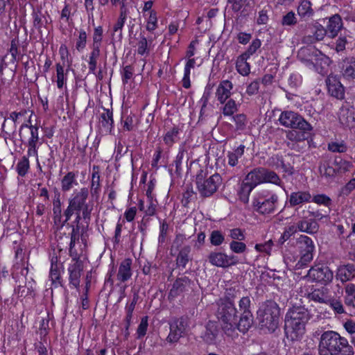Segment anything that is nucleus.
Returning <instances> with one entry per match:
<instances>
[{"label": "nucleus", "mask_w": 355, "mask_h": 355, "mask_svg": "<svg viewBox=\"0 0 355 355\" xmlns=\"http://www.w3.org/2000/svg\"><path fill=\"white\" fill-rule=\"evenodd\" d=\"M296 243L300 254V259L297 263L296 266L298 268H301L306 266L313 260V252L315 250V246L312 239L306 235H300L297 238Z\"/></svg>", "instance_id": "9b49d317"}, {"label": "nucleus", "mask_w": 355, "mask_h": 355, "mask_svg": "<svg viewBox=\"0 0 355 355\" xmlns=\"http://www.w3.org/2000/svg\"><path fill=\"white\" fill-rule=\"evenodd\" d=\"M30 168L29 160L27 157L24 156L17 163L16 170L19 175L24 177Z\"/></svg>", "instance_id": "ea45409f"}, {"label": "nucleus", "mask_w": 355, "mask_h": 355, "mask_svg": "<svg viewBox=\"0 0 355 355\" xmlns=\"http://www.w3.org/2000/svg\"><path fill=\"white\" fill-rule=\"evenodd\" d=\"M218 334V325L215 322L209 321L205 326V331L202 335L203 340L207 344H214Z\"/></svg>", "instance_id": "6ab92c4d"}, {"label": "nucleus", "mask_w": 355, "mask_h": 355, "mask_svg": "<svg viewBox=\"0 0 355 355\" xmlns=\"http://www.w3.org/2000/svg\"><path fill=\"white\" fill-rule=\"evenodd\" d=\"M327 304H329L336 313L342 314L345 312L342 302L337 299L330 297Z\"/></svg>", "instance_id": "09e8293b"}, {"label": "nucleus", "mask_w": 355, "mask_h": 355, "mask_svg": "<svg viewBox=\"0 0 355 355\" xmlns=\"http://www.w3.org/2000/svg\"><path fill=\"white\" fill-rule=\"evenodd\" d=\"M180 129L178 127H173L171 130H168L164 137V141L168 146H172L178 138Z\"/></svg>", "instance_id": "4c0bfd02"}, {"label": "nucleus", "mask_w": 355, "mask_h": 355, "mask_svg": "<svg viewBox=\"0 0 355 355\" xmlns=\"http://www.w3.org/2000/svg\"><path fill=\"white\" fill-rule=\"evenodd\" d=\"M61 205L62 203L60 201V193L59 192H56L53 200V213L54 223H57V222H60V219L62 218Z\"/></svg>", "instance_id": "c756f323"}, {"label": "nucleus", "mask_w": 355, "mask_h": 355, "mask_svg": "<svg viewBox=\"0 0 355 355\" xmlns=\"http://www.w3.org/2000/svg\"><path fill=\"white\" fill-rule=\"evenodd\" d=\"M318 223L313 219L300 220L297 223V230L302 232H306L309 234H314L319 230Z\"/></svg>", "instance_id": "412c9836"}, {"label": "nucleus", "mask_w": 355, "mask_h": 355, "mask_svg": "<svg viewBox=\"0 0 355 355\" xmlns=\"http://www.w3.org/2000/svg\"><path fill=\"white\" fill-rule=\"evenodd\" d=\"M253 189L245 182H243L239 192L240 200L244 203H247L249 200V195Z\"/></svg>", "instance_id": "37998d69"}, {"label": "nucleus", "mask_w": 355, "mask_h": 355, "mask_svg": "<svg viewBox=\"0 0 355 355\" xmlns=\"http://www.w3.org/2000/svg\"><path fill=\"white\" fill-rule=\"evenodd\" d=\"M319 355H354L347 339L334 331H324L318 344Z\"/></svg>", "instance_id": "f257e3e1"}, {"label": "nucleus", "mask_w": 355, "mask_h": 355, "mask_svg": "<svg viewBox=\"0 0 355 355\" xmlns=\"http://www.w3.org/2000/svg\"><path fill=\"white\" fill-rule=\"evenodd\" d=\"M24 127H27L30 129L31 131V137L28 139V141H39V133H38V127L36 125H28L27 124H23L21 126V129Z\"/></svg>", "instance_id": "680f3d73"}, {"label": "nucleus", "mask_w": 355, "mask_h": 355, "mask_svg": "<svg viewBox=\"0 0 355 355\" xmlns=\"http://www.w3.org/2000/svg\"><path fill=\"white\" fill-rule=\"evenodd\" d=\"M230 248L233 252L240 254L244 252L246 250L247 247L243 242L232 241L230 243Z\"/></svg>", "instance_id": "864d4df0"}, {"label": "nucleus", "mask_w": 355, "mask_h": 355, "mask_svg": "<svg viewBox=\"0 0 355 355\" xmlns=\"http://www.w3.org/2000/svg\"><path fill=\"white\" fill-rule=\"evenodd\" d=\"M137 53L141 55H148L150 52L148 42L146 37L141 33L139 36V40L137 43Z\"/></svg>", "instance_id": "a19ab883"}, {"label": "nucleus", "mask_w": 355, "mask_h": 355, "mask_svg": "<svg viewBox=\"0 0 355 355\" xmlns=\"http://www.w3.org/2000/svg\"><path fill=\"white\" fill-rule=\"evenodd\" d=\"M139 293L137 291H134L133 295H132V299L130 303H128L125 306V311H126V316L125 318V331H128L130 324H131V320L132 317V313L135 308V305L137 304L138 300H139ZM128 332H126V334H128Z\"/></svg>", "instance_id": "a878e982"}, {"label": "nucleus", "mask_w": 355, "mask_h": 355, "mask_svg": "<svg viewBox=\"0 0 355 355\" xmlns=\"http://www.w3.org/2000/svg\"><path fill=\"white\" fill-rule=\"evenodd\" d=\"M252 188L263 182L280 185L281 180L276 173L263 167L256 168L246 176L245 181Z\"/></svg>", "instance_id": "0eeeda50"}, {"label": "nucleus", "mask_w": 355, "mask_h": 355, "mask_svg": "<svg viewBox=\"0 0 355 355\" xmlns=\"http://www.w3.org/2000/svg\"><path fill=\"white\" fill-rule=\"evenodd\" d=\"M313 201L318 205H324L328 206L331 202V199L324 194H319L313 197Z\"/></svg>", "instance_id": "338daca9"}, {"label": "nucleus", "mask_w": 355, "mask_h": 355, "mask_svg": "<svg viewBox=\"0 0 355 355\" xmlns=\"http://www.w3.org/2000/svg\"><path fill=\"white\" fill-rule=\"evenodd\" d=\"M297 231V225H291L284 228V231L279 239V243L282 245L285 241L288 240Z\"/></svg>", "instance_id": "79ce46f5"}, {"label": "nucleus", "mask_w": 355, "mask_h": 355, "mask_svg": "<svg viewBox=\"0 0 355 355\" xmlns=\"http://www.w3.org/2000/svg\"><path fill=\"white\" fill-rule=\"evenodd\" d=\"M327 35L326 29H318L315 30L313 35H309L304 37V42L305 43H314L317 41H321L324 39V36Z\"/></svg>", "instance_id": "c9c22d12"}, {"label": "nucleus", "mask_w": 355, "mask_h": 355, "mask_svg": "<svg viewBox=\"0 0 355 355\" xmlns=\"http://www.w3.org/2000/svg\"><path fill=\"white\" fill-rule=\"evenodd\" d=\"M355 277V266L347 263L340 266L336 271V278L343 284L352 280Z\"/></svg>", "instance_id": "dca6fc26"}, {"label": "nucleus", "mask_w": 355, "mask_h": 355, "mask_svg": "<svg viewBox=\"0 0 355 355\" xmlns=\"http://www.w3.org/2000/svg\"><path fill=\"white\" fill-rule=\"evenodd\" d=\"M307 275L313 281L327 285L334 279V273L327 266H315L308 271Z\"/></svg>", "instance_id": "ddd939ff"}, {"label": "nucleus", "mask_w": 355, "mask_h": 355, "mask_svg": "<svg viewBox=\"0 0 355 355\" xmlns=\"http://www.w3.org/2000/svg\"><path fill=\"white\" fill-rule=\"evenodd\" d=\"M248 57L246 55H241L236 60V67L238 72L242 76H247L250 73V67L247 62Z\"/></svg>", "instance_id": "2f4dec72"}, {"label": "nucleus", "mask_w": 355, "mask_h": 355, "mask_svg": "<svg viewBox=\"0 0 355 355\" xmlns=\"http://www.w3.org/2000/svg\"><path fill=\"white\" fill-rule=\"evenodd\" d=\"M76 175L73 172L67 173L61 180V187L63 191H69L73 185H77Z\"/></svg>", "instance_id": "7c9ffc66"}, {"label": "nucleus", "mask_w": 355, "mask_h": 355, "mask_svg": "<svg viewBox=\"0 0 355 355\" xmlns=\"http://www.w3.org/2000/svg\"><path fill=\"white\" fill-rule=\"evenodd\" d=\"M335 163L338 166V170L340 173H345L349 171L353 166V164L352 162L340 159L338 162L336 159L335 160Z\"/></svg>", "instance_id": "bf43d9fd"}, {"label": "nucleus", "mask_w": 355, "mask_h": 355, "mask_svg": "<svg viewBox=\"0 0 355 355\" xmlns=\"http://www.w3.org/2000/svg\"><path fill=\"white\" fill-rule=\"evenodd\" d=\"M234 297L225 296L217 302L216 316L220 323L221 328L227 336H232L236 329L238 311L233 302Z\"/></svg>", "instance_id": "7ed1b4c3"}, {"label": "nucleus", "mask_w": 355, "mask_h": 355, "mask_svg": "<svg viewBox=\"0 0 355 355\" xmlns=\"http://www.w3.org/2000/svg\"><path fill=\"white\" fill-rule=\"evenodd\" d=\"M280 309L279 305L272 300H267L257 311V320L261 329H266L274 332L277 328L279 321Z\"/></svg>", "instance_id": "20e7f679"}, {"label": "nucleus", "mask_w": 355, "mask_h": 355, "mask_svg": "<svg viewBox=\"0 0 355 355\" xmlns=\"http://www.w3.org/2000/svg\"><path fill=\"white\" fill-rule=\"evenodd\" d=\"M157 27V16L154 10H151L147 22L146 29L149 31H154Z\"/></svg>", "instance_id": "e2e57ef3"}, {"label": "nucleus", "mask_w": 355, "mask_h": 355, "mask_svg": "<svg viewBox=\"0 0 355 355\" xmlns=\"http://www.w3.org/2000/svg\"><path fill=\"white\" fill-rule=\"evenodd\" d=\"M251 300L249 296L242 297L239 302L241 315L236 321V329L243 334L246 333L253 324V315L250 310Z\"/></svg>", "instance_id": "9d476101"}, {"label": "nucleus", "mask_w": 355, "mask_h": 355, "mask_svg": "<svg viewBox=\"0 0 355 355\" xmlns=\"http://www.w3.org/2000/svg\"><path fill=\"white\" fill-rule=\"evenodd\" d=\"M230 236L234 241H243L245 239V235L239 228H234L230 230Z\"/></svg>", "instance_id": "774afa93"}, {"label": "nucleus", "mask_w": 355, "mask_h": 355, "mask_svg": "<svg viewBox=\"0 0 355 355\" xmlns=\"http://www.w3.org/2000/svg\"><path fill=\"white\" fill-rule=\"evenodd\" d=\"M191 248L189 245H185L179 250L176 258V266L178 268H185L187 263L191 261Z\"/></svg>", "instance_id": "b1692460"}, {"label": "nucleus", "mask_w": 355, "mask_h": 355, "mask_svg": "<svg viewBox=\"0 0 355 355\" xmlns=\"http://www.w3.org/2000/svg\"><path fill=\"white\" fill-rule=\"evenodd\" d=\"M280 123L289 128L299 129L304 133H310L313 130L312 125L301 115L293 111H284L280 114Z\"/></svg>", "instance_id": "6e6552de"}, {"label": "nucleus", "mask_w": 355, "mask_h": 355, "mask_svg": "<svg viewBox=\"0 0 355 355\" xmlns=\"http://www.w3.org/2000/svg\"><path fill=\"white\" fill-rule=\"evenodd\" d=\"M194 282H192L189 277L182 276L178 277L173 283V286L169 292V297H175L184 292H187L189 290H193Z\"/></svg>", "instance_id": "4468645a"}, {"label": "nucleus", "mask_w": 355, "mask_h": 355, "mask_svg": "<svg viewBox=\"0 0 355 355\" xmlns=\"http://www.w3.org/2000/svg\"><path fill=\"white\" fill-rule=\"evenodd\" d=\"M148 323V317L144 316L141 318L140 324H139L137 329V338H140L144 337L147 331Z\"/></svg>", "instance_id": "603ef678"}, {"label": "nucleus", "mask_w": 355, "mask_h": 355, "mask_svg": "<svg viewBox=\"0 0 355 355\" xmlns=\"http://www.w3.org/2000/svg\"><path fill=\"white\" fill-rule=\"evenodd\" d=\"M311 196L306 191H297L291 193L289 198V203L291 207L300 205L304 202H309Z\"/></svg>", "instance_id": "cd10ccee"}, {"label": "nucleus", "mask_w": 355, "mask_h": 355, "mask_svg": "<svg viewBox=\"0 0 355 355\" xmlns=\"http://www.w3.org/2000/svg\"><path fill=\"white\" fill-rule=\"evenodd\" d=\"M113 113L109 109H104L101 114L100 123L106 132L110 133L113 128Z\"/></svg>", "instance_id": "c85d7f7f"}, {"label": "nucleus", "mask_w": 355, "mask_h": 355, "mask_svg": "<svg viewBox=\"0 0 355 355\" xmlns=\"http://www.w3.org/2000/svg\"><path fill=\"white\" fill-rule=\"evenodd\" d=\"M343 26L342 19L338 15H334L329 18L328 24L327 26V35L329 37H335Z\"/></svg>", "instance_id": "4be33fe9"}, {"label": "nucleus", "mask_w": 355, "mask_h": 355, "mask_svg": "<svg viewBox=\"0 0 355 355\" xmlns=\"http://www.w3.org/2000/svg\"><path fill=\"white\" fill-rule=\"evenodd\" d=\"M297 23V19L293 11L288 12L284 15L282 20V24L283 26H293Z\"/></svg>", "instance_id": "13d9d810"}, {"label": "nucleus", "mask_w": 355, "mask_h": 355, "mask_svg": "<svg viewBox=\"0 0 355 355\" xmlns=\"http://www.w3.org/2000/svg\"><path fill=\"white\" fill-rule=\"evenodd\" d=\"M277 203L278 196L277 194L263 191L253 200L252 205L257 212L266 215L273 213Z\"/></svg>", "instance_id": "1a4fd4ad"}, {"label": "nucleus", "mask_w": 355, "mask_h": 355, "mask_svg": "<svg viewBox=\"0 0 355 355\" xmlns=\"http://www.w3.org/2000/svg\"><path fill=\"white\" fill-rule=\"evenodd\" d=\"M74 263L68 268L69 272V283L75 288L80 285L81 272L83 270V263L79 260L73 259Z\"/></svg>", "instance_id": "f3484780"}, {"label": "nucleus", "mask_w": 355, "mask_h": 355, "mask_svg": "<svg viewBox=\"0 0 355 355\" xmlns=\"http://www.w3.org/2000/svg\"><path fill=\"white\" fill-rule=\"evenodd\" d=\"M103 38V28L99 26L94 28L93 34V44L92 48L99 49L101 47V43Z\"/></svg>", "instance_id": "c03bdc74"}, {"label": "nucleus", "mask_w": 355, "mask_h": 355, "mask_svg": "<svg viewBox=\"0 0 355 355\" xmlns=\"http://www.w3.org/2000/svg\"><path fill=\"white\" fill-rule=\"evenodd\" d=\"M319 172L322 176H324L326 178H332L336 174V169L333 168L330 165V163L327 160L320 163Z\"/></svg>", "instance_id": "72a5a7b5"}, {"label": "nucleus", "mask_w": 355, "mask_h": 355, "mask_svg": "<svg viewBox=\"0 0 355 355\" xmlns=\"http://www.w3.org/2000/svg\"><path fill=\"white\" fill-rule=\"evenodd\" d=\"M131 266L132 259H125L121 261L116 275L119 281L125 282L131 278L132 275Z\"/></svg>", "instance_id": "aec40b11"}, {"label": "nucleus", "mask_w": 355, "mask_h": 355, "mask_svg": "<svg viewBox=\"0 0 355 355\" xmlns=\"http://www.w3.org/2000/svg\"><path fill=\"white\" fill-rule=\"evenodd\" d=\"M238 130H242L246 125V116L243 114H239L232 117Z\"/></svg>", "instance_id": "5fc2aeb1"}, {"label": "nucleus", "mask_w": 355, "mask_h": 355, "mask_svg": "<svg viewBox=\"0 0 355 355\" xmlns=\"http://www.w3.org/2000/svg\"><path fill=\"white\" fill-rule=\"evenodd\" d=\"M134 115L123 114L122 116V121L123 123V128L127 131H131L133 130L134 128Z\"/></svg>", "instance_id": "4d7b16f0"}, {"label": "nucleus", "mask_w": 355, "mask_h": 355, "mask_svg": "<svg viewBox=\"0 0 355 355\" xmlns=\"http://www.w3.org/2000/svg\"><path fill=\"white\" fill-rule=\"evenodd\" d=\"M209 240L211 245L218 246L223 243L225 237L220 231L214 230L211 233Z\"/></svg>", "instance_id": "a18cd8bd"}, {"label": "nucleus", "mask_w": 355, "mask_h": 355, "mask_svg": "<svg viewBox=\"0 0 355 355\" xmlns=\"http://www.w3.org/2000/svg\"><path fill=\"white\" fill-rule=\"evenodd\" d=\"M232 88L233 85L230 80H223L220 83L216 94L218 101L221 104H223L230 96Z\"/></svg>", "instance_id": "a211bd4d"}, {"label": "nucleus", "mask_w": 355, "mask_h": 355, "mask_svg": "<svg viewBox=\"0 0 355 355\" xmlns=\"http://www.w3.org/2000/svg\"><path fill=\"white\" fill-rule=\"evenodd\" d=\"M133 67L131 65H127L123 68L122 81L123 84H127L128 80L133 76Z\"/></svg>", "instance_id": "69168bd1"}, {"label": "nucleus", "mask_w": 355, "mask_h": 355, "mask_svg": "<svg viewBox=\"0 0 355 355\" xmlns=\"http://www.w3.org/2000/svg\"><path fill=\"white\" fill-rule=\"evenodd\" d=\"M87 33L84 30L79 31V36L76 41V49L79 51H82L86 46Z\"/></svg>", "instance_id": "3c124183"}, {"label": "nucleus", "mask_w": 355, "mask_h": 355, "mask_svg": "<svg viewBox=\"0 0 355 355\" xmlns=\"http://www.w3.org/2000/svg\"><path fill=\"white\" fill-rule=\"evenodd\" d=\"M196 198V193L191 187H187V190L183 193L182 203L184 206L187 205Z\"/></svg>", "instance_id": "6e6d98bb"}, {"label": "nucleus", "mask_w": 355, "mask_h": 355, "mask_svg": "<svg viewBox=\"0 0 355 355\" xmlns=\"http://www.w3.org/2000/svg\"><path fill=\"white\" fill-rule=\"evenodd\" d=\"M209 262L216 267L228 268L227 255L220 252H211L207 257Z\"/></svg>", "instance_id": "5701e85b"}, {"label": "nucleus", "mask_w": 355, "mask_h": 355, "mask_svg": "<svg viewBox=\"0 0 355 355\" xmlns=\"http://www.w3.org/2000/svg\"><path fill=\"white\" fill-rule=\"evenodd\" d=\"M328 149L333 153H345L347 147L343 141L331 142L328 144Z\"/></svg>", "instance_id": "de8ad7c7"}, {"label": "nucleus", "mask_w": 355, "mask_h": 355, "mask_svg": "<svg viewBox=\"0 0 355 355\" xmlns=\"http://www.w3.org/2000/svg\"><path fill=\"white\" fill-rule=\"evenodd\" d=\"M222 183V178L218 173H215L206 178L202 171L196 175V184L197 189L203 198L212 196Z\"/></svg>", "instance_id": "423d86ee"}, {"label": "nucleus", "mask_w": 355, "mask_h": 355, "mask_svg": "<svg viewBox=\"0 0 355 355\" xmlns=\"http://www.w3.org/2000/svg\"><path fill=\"white\" fill-rule=\"evenodd\" d=\"M89 196V190L86 187L81 188L80 191L75 192L69 200V205L76 211H82L83 220L89 226L91 220V214L93 211L94 205L92 202H87Z\"/></svg>", "instance_id": "39448f33"}, {"label": "nucleus", "mask_w": 355, "mask_h": 355, "mask_svg": "<svg viewBox=\"0 0 355 355\" xmlns=\"http://www.w3.org/2000/svg\"><path fill=\"white\" fill-rule=\"evenodd\" d=\"M100 174L98 172V166H93V173L91 182V192L93 196L97 195L100 189Z\"/></svg>", "instance_id": "473e14b6"}, {"label": "nucleus", "mask_w": 355, "mask_h": 355, "mask_svg": "<svg viewBox=\"0 0 355 355\" xmlns=\"http://www.w3.org/2000/svg\"><path fill=\"white\" fill-rule=\"evenodd\" d=\"M309 319V312L304 306H293L289 309L284 321L286 338L291 341L300 340L305 333V326Z\"/></svg>", "instance_id": "f03ea898"}, {"label": "nucleus", "mask_w": 355, "mask_h": 355, "mask_svg": "<svg viewBox=\"0 0 355 355\" xmlns=\"http://www.w3.org/2000/svg\"><path fill=\"white\" fill-rule=\"evenodd\" d=\"M299 15L305 17H311L313 14V10L311 8V3L309 1H303L297 8Z\"/></svg>", "instance_id": "e433bc0d"}, {"label": "nucleus", "mask_w": 355, "mask_h": 355, "mask_svg": "<svg viewBox=\"0 0 355 355\" xmlns=\"http://www.w3.org/2000/svg\"><path fill=\"white\" fill-rule=\"evenodd\" d=\"M309 297L315 302L319 303L328 304L329 302L330 296L329 295L328 289L324 287L321 288L315 289L309 294Z\"/></svg>", "instance_id": "bb28decb"}, {"label": "nucleus", "mask_w": 355, "mask_h": 355, "mask_svg": "<svg viewBox=\"0 0 355 355\" xmlns=\"http://www.w3.org/2000/svg\"><path fill=\"white\" fill-rule=\"evenodd\" d=\"M303 213L305 214L303 216L304 219H313L316 222L317 220H320L323 218L327 217V214H322L320 210H315L313 207L309 206L307 210H303Z\"/></svg>", "instance_id": "f704fd0d"}, {"label": "nucleus", "mask_w": 355, "mask_h": 355, "mask_svg": "<svg viewBox=\"0 0 355 355\" xmlns=\"http://www.w3.org/2000/svg\"><path fill=\"white\" fill-rule=\"evenodd\" d=\"M100 56V49L92 48V51L89 55V72L92 73H95L96 66H97V60Z\"/></svg>", "instance_id": "58836bf2"}, {"label": "nucleus", "mask_w": 355, "mask_h": 355, "mask_svg": "<svg viewBox=\"0 0 355 355\" xmlns=\"http://www.w3.org/2000/svg\"><path fill=\"white\" fill-rule=\"evenodd\" d=\"M170 332L166 338L168 343H177L186 334L189 326L187 318H174L169 322Z\"/></svg>", "instance_id": "f8f14e48"}, {"label": "nucleus", "mask_w": 355, "mask_h": 355, "mask_svg": "<svg viewBox=\"0 0 355 355\" xmlns=\"http://www.w3.org/2000/svg\"><path fill=\"white\" fill-rule=\"evenodd\" d=\"M310 133H302L297 132L296 131H288L286 137L291 141H302L307 139L310 136Z\"/></svg>", "instance_id": "49530a36"}, {"label": "nucleus", "mask_w": 355, "mask_h": 355, "mask_svg": "<svg viewBox=\"0 0 355 355\" xmlns=\"http://www.w3.org/2000/svg\"><path fill=\"white\" fill-rule=\"evenodd\" d=\"M76 211L73 209L69 205H68L67 208L64 211V220H62V218L60 219V222H57V223H55L58 227H62L65 223L70 219L71 216L73 214V213Z\"/></svg>", "instance_id": "052dcab7"}, {"label": "nucleus", "mask_w": 355, "mask_h": 355, "mask_svg": "<svg viewBox=\"0 0 355 355\" xmlns=\"http://www.w3.org/2000/svg\"><path fill=\"white\" fill-rule=\"evenodd\" d=\"M237 105L235 101L230 99L223 107V113L225 116H231L237 111Z\"/></svg>", "instance_id": "8fccbe9b"}, {"label": "nucleus", "mask_w": 355, "mask_h": 355, "mask_svg": "<svg viewBox=\"0 0 355 355\" xmlns=\"http://www.w3.org/2000/svg\"><path fill=\"white\" fill-rule=\"evenodd\" d=\"M326 83L328 88V92L331 96L338 99H343L344 98V87L336 76H328L326 80Z\"/></svg>", "instance_id": "2eb2a0df"}, {"label": "nucleus", "mask_w": 355, "mask_h": 355, "mask_svg": "<svg viewBox=\"0 0 355 355\" xmlns=\"http://www.w3.org/2000/svg\"><path fill=\"white\" fill-rule=\"evenodd\" d=\"M342 73L344 78L348 80L355 78V58H347L343 60Z\"/></svg>", "instance_id": "393cba45"}, {"label": "nucleus", "mask_w": 355, "mask_h": 355, "mask_svg": "<svg viewBox=\"0 0 355 355\" xmlns=\"http://www.w3.org/2000/svg\"><path fill=\"white\" fill-rule=\"evenodd\" d=\"M261 41L259 39H255L252 41L248 50L243 53V55H246L247 57H250L251 55L254 53L261 46Z\"/></svg>", "instance_id": "0e129e2a"}]
</instances>
